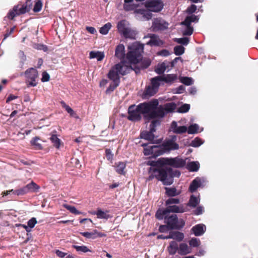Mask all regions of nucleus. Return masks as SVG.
Returning a JSON list of instances; mask_svg holds the SVG:
<instances>
[{
	"label": "nucleus",
	"mask_w": 258,
	"mask_h": 258,
	"mask_svg": "<svg viewBox=\"0 0 258 258\" xmlns=\"http://www.w3.org/2000/svg\"><path fill=\"white\" fill-rule=\"evenodd\" d=\"M157 105L156 101H148L140 103L138 105H131L128 109L127 118L132 121H138L142 118V115L147 120L153 119L152 110Z\"/></svg>",
	"instance_id": "nucleus-1"
},
{
	"label": "nucleus",
	"mask_w": 258,
	"mask_h": 258,
	"mask_svg": "<svg viewBox=\"0 0 258 258\" xmlns=\"http://www.w3.org/2000/svg\"><path fill=\"white\" fill-rule=\"evenodd\" d=\"M176 136H173L170 139L164 142L162 146L143 144L142 146L144 147V154L146 156H158L171 150H177L179 148V146L176 143Z\"/></svg>",
	"instance_id": "nucleus-2"
},
{
	"label": "nucleus",
	"mask_w": 258,
	"mask_h": 258,
	"mask_svg": "<svg viewBox=\"0 0 258 258\" xmlns=\"http://www.w3.org/2000/svg\"><path fill=\"white\" fill-rule=\"evenodd\" d=\"M132 68L126 63L121 61L120 62L114 65L109 71L108 77L113 81L106 89V93H110L116 88L119 84V75L124 76L130 73Z\"/></svg>",
	"instance_id": "nucleus-3"
},
{
	"label": "nucleus",
	"mask_w": 258,
	"mask_h": 258,
	"mask_svg": "<svg viewBox=\"0 0 258 258\" xmlns=\"http://www.w3.org/2000/svg\"><path fill=\"white\" fill-rule=\"evenodd\" d=\"M139 4H137L134 0H124L123 8L126 11L135 10L136 19L139 21H146L151 19L152 13L145 9H137Z\"/></svg>",
	"instance_id": "nucleus-4"
},
{
	"label": "nucleus",
	"mask_w": 258,
	"mask_h": 258,
	"mask_svg": "<svg viewBox=\"0 0 258 258\" xmlns=\"http://www.w3.org/2000/svg\"><path fill=\"white\" fill-rule=\"evenodd\" d=\"M155 101L157 105L152 110L151 116H153V119H159L160 122L166 114L173 112L176 108V104L174 102L167 103L164 105H159V101L157 99L151 100V101Z\"/></svg>",
	"instance_id": "nucleus-5"
},
{
	"label": "nucleus",
	"mask_w": 258,
	"mask_h": 258,
	"mask_svg": "<svg viewBox=\"0 0 258 258\" xmlns=\"http://www.w3.org/2000/svg\"><path fill=\"white\" fill-rule=\"evenodd\" d=\"M155 177L159 180L162 181L164 185H171L173 182V176H179L180 173L175 171L173 173L170 168H162L154 170Z\"/></svg>",
	"instance_id": "nucleus-6"
},
{
	"label": "nucleus",
	"mask_w": 258,
	"mask_h": 258,
	"mask_svg": "<svg viewBox=\"0 0 258 258\" xmlns=\"http://www.w3.org/2000/svg\"><path fill=\"white\" fill-rule=\"evenodd\" d=\"M128 52L126 58L130 64H137L141 59L144 45L139 42H135L128 46Z\"/></svg>",
	"instance_id": "nucleus-7"
},
{
	"label": "nucleus",
	"mask_w": 258,
	"mask_h": 258,
	"mask_svg": "<svg viewBox=\"0 0 258 258\" xmlns=\"http://www.w3.org/2000/svg\"><path fill=\"white\" fill-rule=\"evenodd\" d=\"M168 251L170 254H175L177 252L181 255H185L191 253V248L186 243H181L179 245L175 241H172L170 242L168 247Z\"/></svg>",
	"instance_id": "nucleus-8"
},
{
	"label": "nucleus",
	"mask_w": 258,
	"mask_h": 258,
	"mask_svg": "<svg viewBox=\"0 0 258 258\" xmlns=\"http://www.w3.org/2000/svg\"><path fill=\"white\" fill-rule=\"evenodd\" d=\"M157 164L160 166L169 165L174 168H181L185 164V161L179 157L176 158H161L158 159Z\"/></svg>",
	"instance_id": "nucleus-9"
},
{
	"label": "nucleus",
	"mask_w": 258,
	"mask_h": 258,
	"mask_svg": "<svg viewBox=\"0 0 258 258\" xmlns=\"http://www.w3.org/2000/svg\"><path fill=\"white\" fill-rule=\"evenodd\" d=\"M165 222L167 224L170 229H180L185 225L182 219L178 220L176 215L165 217Z\"/></svg>",
	"instance_id": "nucleus-10"
},
{
	"label": "nucleus",
	"mask_w": 258,
	"mask_h": 258,
	"mask_svg": "<svg viewBox=\"0 0 258 258\" xmlns=\"http://www.w3.org/2000/svg\"><path fill=\"white\" fill-rule=\"evenodd\" d=\"M25 75L28 87H35L37 85L38 74L36 69L32 68L27 70L25 73Z\"/></svg>",
	"instance_id": "nucleus-11"
},
{
	"label": "nucleus",
	"mask_w": 258,
	"mask_h": 258,
	"mask_svg": "<svg viewBox=\"0 0 258 258\" xmlns=\"http://www.w3.org/2000/svg\"><path fill=\"white\" fill-rule=\"evenodd\" d=\"M150 125V131L144 132L141 134V137L149 141H153L154 140L155 136L154 132L156 131V127L160 124V121L159 119H152Z\"/></svg>",
	"instance_id": "nucleus-12"
},
{
	"label": "nucleus",
	"mask_w": 258,
	"mask_h": 258,
	"mask_svg": "<svg viewBox=\"0 0 258 258\" xmlns=\"http://www.w3.org/2000/svg\"><path fill=\"white\" fill-rule=\"evenodd\" d=\"M199 21V18L194 15H192L186 17L184 21L182 22L181 24L185 26V28L183 31L184 35H191L193 33V28L190 26L191 22H197Z\"/></svg>",
	"instance_id": "nucleus-13"
},
{
	"label": "nucleus",
	"mask_w": 258,
	"mask_h": 258,
	"mask_svg": "<svg viewBox=\"0 0 258 258\" xmlns=\"http://www.w3.org/2000/svg\"><path fill=\"white\" fill-rule=\"evenodd\" d=\"M151 81V85L148 86L145 91L146 94L150 96H153L157 92L160 85V82L163 81L160 76L152 78Z\"/></svg>",
	"instance_id": "nucleus-14"
},
{
	"label": "nucleus",
	"mask_w": 258,
	"mask_h": 258,
	"mask_svg": "<svg viewBox=\"0 0 258 258\" xmlns=\"http://www.w3.org/2000/svg\"><path fill=\"white\" fill-rule=\"evenodd\" d=\"M145 7L148 9V12H158L161 11L163 8V4L161 0H149L145 3Z\"/></svg>",
	"instance_id": "nucleus-15"
},
{
	"label": "nucleus",
	"mask_w": 258,
	"mask_h": 258,
	"mask_svg": "<svg viewBox=\"0 0 258 258\" xmlns=\"http://www.w3.org/2000/svg\"><path fill=\"white\" fill-rule=\"evenodd\" d=\"M37 220H36V219L35 218H32L31 219H30L27 222V225H24V224H17V227L18 228V229H20V228H22L23 229H24L27 233V238L25 240L24 242H26L28 241V239H29V237H28V233H29L31 231V229L34 227L35 225H36V224L37 223Z\"/></svg>",
	"instance_id": "nucleus-16"
},
{
	"label": "nucleus",
	"mask_w": 258,
	"mask_h": 258,
	"mask_svg": "<svg viewBox=\"0 0 258 258\" xmlns=\"http://www.w3.org/2000/svg\"><path fill=\"white\" fill-rule=\"evenodd\" d=\"M168 24L161 19H156L153 21L152 28L154 31L164 30L168 28Z\"/></svg>",
	"instance_id": "nucleus-17"
},
{
	"label": "nucleus",
	"mask_w": 258,
	"mask_h": 258,
	"mask_svg": "<svg viewBox=\"0 0 258 258\" xmlns=\"http://www.w3.org/2000/svg\"><path fill=\"white\" fill-rule=\"evenodd\" d=\"M170 129L174 133L178 134H183L187 131V127L186 126H178L177 122L175 121L172 122Z\"/></svg>",
	"instance_id": "nucleus-18"
},
{
	"label": "nucleus",
	"mask_w": 258,
	"mask_h": 258,
	"mask_svg": "<svg viewBox=\"0 0 258 258\" xmlns=\"http://www.w3.org/2000/svg\"><path fill=\"white\" fill-rule=\"evenodd\" d=\"M147 37L150 38V40L147 43V45L151 46H161L163 42L155 34H149Z\"/></svg>",
	"instance_id": "nucleus-19"
},
{
	"label": "nucleus",
	"mask_w": 258,
	"mask_h": 258,
	"mask_svg": "<svg viewBox=\"0 0 258 258\" xmlns=\"http://www.w3.org/2000/svg\"><path fill=\"white\" fill-rule=\"evenodd\" d=\"M92 214L96 215L97 218L101 219L107 220L112 217L108 211H103L101 209H97L96 211L92 212Z\"/></svg>",
	"instance_id": "nucleus-20"
},
{
	"label": "nucleus",
	"mask_w": 258,
	"mask_h": 258,
	"mask_svg": "<svg viewBox=\"0 0 258 258\" xmlns=\"http://www.w3.org/2000/svg\"><path fill=\"white\" fill-rule=\"evenodd\" d=\"M206 230V227L203 224H199L192 227L191 231L195 236H199L202 235Z\"/></svg>",
	"instance_id": "nucleus-21"
},
{
	"label": "nucleus",
	"mask_w": 258,
	"mask_h": 258,
	"mask_svg": "<svg viewBox=\"0 0 258 258\" xmlns=\"http://www.w3.org/2000/svg\"><path fill=\"white\" fill-rule=\"evenodd\" d=\"M203 182V179H202L200 177L196 178L190 183L189 187V191L191 192L195 191L198 187L202 185Z\"/></svg>",
	"instance_id": "nucleus-22"
},
{
	"label": "nucleus",
	"mask_w": 258,
	"mask_h": 258,
	"mask_svg": "<svg viewBox=\"0 0 258 258\" xmlns=\"http://www.w3.org/2000/svg\"><path fill=\"white\" fill-rule=\"evenodd\" d=\"M115 56L120 60L124 58L125 48L123 44H120L116 46L115 51Z\"/></svg>",
	"instance_id": "nucleus-23"
},
{
	"label": "nucleus",
	"mask_w": 258,
	"mask_h": 258,
	"mask_svg": "<svg viewBox=\"0 0 258 258\" xmlns=\"http://www.w3.org/2000/svg\"><path fill=\"white\" fill-rule=\"evenodd\" d=\"M129 27H130L128 23L125 20H122L117 24L118 31L121 35H122L125 31H127Z\"/></svg>",
	"instance_id": "nucleus-24"
},
{
	"label": "nucleus",
	"mask_w": 258,
	"mask_h": 258,
	"mask_svg": "<svg viewBox=\"0 0 258 258\" xmlns=\"http://www.w3.org/2000/svg\"><path fill=\"white\" fill-rule=\"evenodd\" d=\"M166 208L168 213H183L185 210L182 206H178L176 205H167Z\"/></svg>",
	"instance_id": "nucleus-25"
},
{
	"label": "nucleus",
	"mask_w": 258,
	"mask_h": 258,
	"mask_svg": "<svg viewBox=\"0 0 258 258\" xmlns=\"http://www.w3.org/2000/svg\"><path fill=\"white\" fill-rule=\"evenodd\" d=\"M137 34V32L136 30L132 29L131 27H129L127 30L122 34V35L126 38L136 39Z\"/></svg>",
	"instance_id": "nucleus-26"
},
{
	"label": "nucleus",
	"mask_w": 258,
	"mask_h": 258,
	"mask_svg": "<svg viewBox=\"0 0 258 258\" xmlns=\"http://www.w3.org/2000/svg\"><path fill=\"white\" fill-rule=\"evenodd\" d=\"M168 237L170 238V239H173L177 241H181L184 238V234L178 231L171 232L168 235Z\"/></svg>",
	"instance_id": "nucleus-27"
},
{
	"label": "nucleus",
	"mask_w": 258,
	"mask_h": 258,
	"mask_svg": "<svg viewBox=\"0 0 258 258\" xmlns=\"http://www.w3.org/2000/svg\"><path fill=\"white\" fill-rule=\"evenodd\" d=\"M163 81L166 83L171 84L177 79V76L175 74H168L161 76Z\"/></svg>",
	"instance_id": "nucleus-28"
},
{
	"label": "nucleus",
	"mask_w": 258,
	"mask_h": 258,
	"mask_svg": "<svg viewBox=\"0 0 258 258\" xmlns=\"http://www.w3.org/2000/svg\"><path fill=\"white\" fill-rule=\"evenodd\" d=\"M90 58H96L98 61L102 60L104 57V54L103 52L101 51H92L89 53Z\"/></svg>",
	"instance_id": "nucleus-29"
},
{
	"label": "nucleus",
	"mask_w": 258,
	"mask_h": 258,
	"mask_svg": "<svg viewBox=\"0 0 258 258\" xmlns=\"http://www.w3.org/2000/svg\"><path fill=\"white\" fill-rule=\"evenodd\" d=\"M166 194L169 197H175L180 194V191L177 190L175 187H165Z\"/></svg>",
	"instance_id": "nucleus-30"
},
{
	"label": "nucleus",
	"mask_w": 258,
	"mask_h": 258,
	"mask_svg": "<svg viewBox=\"0 0 258 258\" xmlns=\"http://www.w3.org/2000/svg\"><path fill=\"white\" fill-rule=\"evenodd\" d=\"M168 65L165 62L158 64L155 69V72L159 75H161L166 71Z\"/></svg>",
	"instance_id": "nucleus-31"
},
{
	"label": "nucleus",
	"mask_w": 258,
	"mask_h": 258,
	"mask_svg": "<svg viewBox=\"0 0 258 258\" xmlns=\"http://www.w3.org/2000/svg\"><path fill=\"white\" fill-rule=\"evenodd\" d=\"M200 202V199L199 197H197L194 195H191L189 200L188 205L190 207L195 208L199 204Z\"/></svg>",
	"instance_id": "nucleus-32"
},
{
	"label": "nucleus",
	"mask_w": 258,
	"mask_h": 258,
	"mask_svg": "<svg viewBox=\"0 0 258 258\" xmlns=\"http://www.w3.org/2000/svg\"><path fill=\"white\" fill-rule=\"evenodd\" d=\"M200 167V164L198 161H193L188 163L187 169L190 171H197Z\"/></svg>",
	"instance_id": "nucleus-33"
},
{
	"label": "nucleus",
	"mask_w": 258,
	"mask_h": 258,
	"mask_svg": "<svg viewBox=\"0 0 258 258\" xmlns=\"http://www.w3.org/2000/svg\"><path fill=\"white\" fill-rule=\"evenodd\" d=\"M50 140L54 147L57 149H59L60 148L61 141L56 135L52 134L50 138Z\"/></svg>",
	"instance_id": "nucleus-34"
},
{
	"label": "nucleus",
	"mask_w": 258,
	"mask_h": 258,
	"mask_svg": "<svg viewBox=\"0 0 258 258\" xmlns=\"http://www.w3.org/2000/svg\"><path fill=\"white\" fill-rule=\"evenodd\" d=\"M16 16V6L13 7V10L10 11L7 16L4 19V21L7 22L8 21L12 20Z\"/></svg>",
	"instance_id": "nucleus-35"
},
{
	"label": "nucleus",
	"mask_w": 258,
	"mask_h": 258,
	"mask_svg": "<svg viewBox=\"0 0 258 258\" xmlns=\"http://www.w3.org/2000/svg\"><path fill=\"white\" fill-rule=\"evenodd\" d=\"M168 214L166 209H159L156 213V217L159 220H162L163 218L165 220Z\"/></svg>",
	"instance_id": "nucleus-36"
},
{
	"label": "nucleus",
	"mask_w": 258,
	"mask_h": 258,
	"mask_svg": "<svg viewBox=\"0 0 258 258\" xmlns=\"http://www.w3.org/2000/svg\"><path fill=\"white\" fill-rule=\"evenodd\" d=\"M55 253L56 255L60 258H63L65 257L66 258H75V256L73 254H71L69 252L62 251L58 249L56 250Z\"/></svg>",
	"instance_id": "nucleus-37"
},
{
	"label": "nucleus",
	"mask_w": 258,
	"mask_h": 258,
	"mask_svg": "<svg viewBox=\"0 0 258 258\" xmlns=\"http://www.w3.org/2000/svg\"><path fill=\"white\" fill-rule=\"evenodd\" d=\"M200 129L199 125L197 123H194L191 124L187 127V131L188 134H195L198 133V131Z\"/></svg>",
	"instance_id": "nucleus-38"
},
{
	"label": "nucleus",
	"mask_w": 258,
	"mask_h": 258,
	"mask_svg": "<svg viewBox=\"0 0 258 258\" xmlns=\"http://www.w3.org/2000/svg\"><path fill=\"white\" fill-rule=\"evenodd\" d=\"M40 139L39 138L36 137L31 141V143L32 146L36 149H41L42 147L41 144L40 143Z\"/></svg>",
	"instance_id": "nucleus-39"
},
{
	"label": "nucleus",
	"mask_w": 258,
	"mask_h": 258,
	"mask_svg": "<svg viewBox=\"0 0 258 258\" xmlns=\"http://www.w3.org/2000/svg\"><path fill=\"white\" fill-rule=\"evenodd\" d=\"M28 192H36L40 188V187L34 182L26 185Z\"/></svg>",
	"instance_id": "nucleus-40"
},
{
	"label": "nucleus",
	"mask_w": 258,
	"mask_h": 258,
	"mask_svg": "<svg viewBox=\"0 0 258 258\" xmlns=\"http://www.w3.org/2000/svg\"><path fill=\"white\" fill-rule=\"evenodd\" d=\"M125 167V164L123 162H118L116 164L115 170L118 174H123Z\"/></svg>",
	"instance_id": "nucleus-41"
},
{
	"label": "nucleus",
	"mask_w": 258,
	"mask_h": 258,
	"mask_svg": "<svg viewBox=\"0 0 258 258\" xmlns=\"http://www.w3.org/2000/svg\"><path fill=\"white\" fill-rule=\"evenodd\" d=\"M15 195V191L13 189L7 190L6 191H4L2 193L1 195H2V197H7L4 200H10L12 198V196Z\"/></svg>",
	"instance_id": "nucleus-42"
},
{
	"label": "nucleus",
	"mask_w": 258,
	"mask_h": 258,
	"mask_svg": "<svg viewBox=\"0 0 258 258\" xmlns=\"http://www.w3.org/2000/svg\"><path fill=\"white\" fill-rule=\"evenodd\" d=\"M30 10V6H28L27 4H23L20 8L19 9H17V15L25 14L28 12Z\"/></svg>",
	"instance_id": "nucleus-43"
},
{
	"label": "nucleus",
	"mask_w": 258,
	"mask_h": 258,
	"mask_svg": "<svg viewBox=\"0 0 258 258\" xmlns=\"http://www.w3.org/2000/svg\"><path fill=\"white\" fill-rule=\"evenodd\" d=\"M180 81L183 84L189 86L194 84V81L190 77H182L180 78Z\"/></svg>",
	"instance_id": "nucleus-44"
},
{
	"label": "nucleus",
	"mask_w": 258,
	"mask_h": 258,
	"mask_svg": "<svg viewBox=\"0 0 258 258\" xmlns=\"http://www.w3.org/2000/svg\"><path fill=\"white\" fill-rule=\"evenodd\" d=\"M97 233V231L96 230H94L93 231V232H84L81 233V234L87 238L95 239V238H97V236H96Z\"/></svg>",
	"instance_id": "nucleus-45"
},
{
	"label": "nucleus",
	"mask_w": 258,
	"mask_h": 258,
	"mask_svg": "<svg viewBox=\"0 0 258 258\" xmlns=\"http://www.w3.org/2000/svg\"><path fill=\"white\" fill-rule=\"evenodd\" d=\"M111 27V24L110 23L105 24L103 26L100 28L99 32L101 34L106 35L108 33L109 30Z\"/></svg>",
	"instance_id": "nucleus-46"
},
{
	"label": "nucleus",
	"mask_w": 258,
	"mask_h": 258,
	"mask_svg": "<svg viewBox=\"0 0 258 258\" xmlns=\"http://www.w3.org/2000/svg\"><path fill=\"white\" fill-rule=\"evenodd\" d=\"M63 207L67 209L68 210L70 211V212L73 214L76 215H79L81 214V212L77 210L74 206H72L67 204H63Z\"/></svg>",
	"instance_id": "nucleus-47"
},
{
	"label": "nucleus",
	"mask_w": 258,
	"mask_h": 258,
	"mask_svg": "<svg viewBox=\"0 0 258 258\" xmlns=\"http://www.w3.org/2000/svg\"><path fill=\"white\" fill-rule=\"evenodd\" d=\"M73 247L76 249V250L78 252H87L89 251H91V250L85 245H81L78 246L76 245H73Z\"/></svg>",
	"instance_id": "nucleus-48"
},
{
	"label": "nucleus",
	"mask_w": 258,
	"mask_h": 258,
	"mask_svg": "<svg viewBox=\"0 0 258 258\" xmlns=\"http://www.w3.org/2000/svg\"><path fill=\"white\" fill-rule=\"evenodd\" d=\"M185 48L181 45H177L174 48V52L176 55H181L184 53Z\"/></svg>",
	"instance_id": "nucleus-49"
},
{
	"label": "nucleus",
	"mask_w": 258,
	"mask_h": 258,
	"mask_svg": "<svg viewBox=\"0 0 258 258\" xmlns=\"http://www.w3.org/2000/svg\"><path fill=\"white\" fill-rule=\"evenodd\" d=\"M201 243V241L199 239L197 238H192L189 241V246L191 248L198 247Z\"/></svg>",
	"instance_id": "nucleus-50"
},
{
	"label": "nucleus",
	"mask_w": 258,
	"mask_h": 258,
	"mask_svg": "<svg viewBox=\"0 0 258 258\" xmlns=\"http://www.w3.org/2000/svg\"><path fill=\"white\" fill-rule=\"evenodd\" d=\"M204 142L199 138H196L193 140L191 143L190 146L194 147H199L203 144Z\"/></svg>",
	"instance_id": "nucleus-51"
},
{
	"label": "nucleus",
	"mask_w": 258,
	"mask_h": 258,
	"mask_svg": "<svg viewBox=\"0 0 258 258\" xmlns=\"http://www.w3.org/2000/svg\"><path fill=\"white\" fill-rule=\"evenodd\" d=\"M174 41L184 45H186L188 44L189 40V38L187 37H183L180 38H175Z\"/></svg>",
	"instance_id": "nucleus-52"
},
{
	"label": "nucleus",
	"mask_w": 258,
	"mask_h": 258,
	"mask_svg": "<svg viewBox=\"0 0 258 258\" xmlns=\"http://www.w3.org/2000/svg\"><path fill=\"white\" fill-rule=\"evenodd\" d=\"M42 7V3L41 0H36L34 7L33 8V11L34 12H39L41 11Z\"/></svg>",
	"instance_id": "nucleus-53"
},
{
	"label": "nucleus",
	"mask_w": 258,
	"mask_h": 258,
	"mask_svg": "<svg viewBox=\"0 0 258 258\" xmlns=\"http://www.w3.org/2000/svg\"><path fill=\"white\" fill-rule=\"evenodd\" d=\"M61 104L62 107L65 108L68 113H69L71 116H74V114H75L74 110L69 105L66 104L64 102L61 101Z\"/></svg>",
	"instance_id": "nucleus-54"
},
{
	"label": "nucleus",
	"mask_w": 258,
	"mask_h": 258,
	"mask_svg": "<svg viewBox=\"0 0 258 258\" xmlns=\"http://www.w3.org/2000/svg\"><path fill=\"white\" fill-rule=\"evenodd\" d=\"M190 108V105L187 104H184L181 105L178 109V112L180 113H185L187 112Z\"/></svg>",
	"instance_id": "nucleus-55"
},
{
	"label": "nucleus",
	"mask_w": 258,
	"mask_h": 258,
	"mask_svg": "<svg viewBox=\"0 0 258 258\" xmlns=\"http://www.w3.org/2000/svg\"><path fill=\"white\" fill-rule=\"evenodd\" d=\"M179 203V200L177 198H170L168 199L166 202V205H170L171 204H177Z\"/></svg>",
	"instance_id": "nucleus-56"
},
{
	"label": "nucleus",
	"mask_w": 258,
	"mask_h": 258,
	"mask_svg": "<svg viewBox=\"0 0 258 258\" xmlns=\"http://www.w3.org/2000/svg\"><path fill=\"white\" fill-rule=\"evenodd\" d=\"M34 48L38 50H43L45 52L48 50L47 47L46 45L41 44H35Z\"/></svg>",
	"instance_id": "nucleus-57"
},
{
	"label": "nucleus",
	"mask_w": 258,
	"mask_h": 258,
	"mask_svg": "<svg viewBox=\"0 0 258 258\" xmlns=\"http://www.w3.org/2000/svg\"><path fill=\"white\" fill-rule=\"evenodd\" d=\"M29 192L27 187L26 186L20 188V189H17V196L18 195H23Z\"/></svg>",
	"instance_id": "nucleus-58"
},
{
	"label": "nucleus",
	"mask_w": 258,
	"mask_h": 258,
	"mask_svg": "<svg viewBox=\"0 0 258 258\" xmlns=\"http://www.w3.org/2000/svg\"><path fill=\"white\" fill-rule=\"evenodd\" d=\"M197 10V6L195 5H192L186 10V12L188 14H191L194 13Z\"/></svg>",
	"instance_id": "nucleus-59"
},
{
	"label": "nucleus",
	"mask_w": 258,
	"mask_h": 258,
	"mask_svg": "<svg viewBox=\"0 0 258 258\" xmlns=\"http://www.w3.org/2000/svg\"><path fill=\"white\" fill-rule=\"evenodd\" d=\"M157 54L162 56H168L170 54V52L167 49H163L158 51Z\"/></svg>",
	"instance_id": "nucleus-60"
},
{
	"label": "nucleus",
	"mask_w": 258,
	"mask_h": 258,
	"mask_svg": "<svg viewBox=\"0 0 258 258\" xmlns=\"http://www.w3.org/2000/svg\"><path fill=\"white\" fill-rule=\"evenodd\" d=\"M49 78H50L49 75L47 73L44 72L42 73V77L41 79L42 82H47L49 80Z\"/></svg>",
	"instance_id": "nucleus-61"
},
{
	"label": "nucleus",
	"mask_w": 258,
	"mask_h": 258,
	"mask_svg": "<svg viewBox=\"0 0 258 258\" xmlns=\"http://www.w3.org/2000/svg\"><path fill=\"white\" fill-rule=\"evenodd\" d=\"M204 211V208L202 206L198 207L194 211V214L196 215L202 214Z\"/></svg>",
	"instance_id": "nucleus-62"
},
{
	"label": "nucleus",
	"mask_w": 258,
	"mask_h": 258,
	"mask_svg": "<svg viewBox=\"0 0 258 258\" xmlns=\"http://www.w3.org/2000/svg\"><path fill=\"white\" fill-rule=\"evenodd\" d=\"M17 163L20 165L21 164L24 165H30V161L25 160V159H19L18 161L17 160Z\"/></svg>",
	"instance_id": "nucleus-63"
},
{
	"label": "nucleus",
	"mask_w": 258,
	"mask_h": 258,
	"mask_svg": "<svg viewBox=\"0 0 258 258\" xmlns=\"http://www.w3.org/2000/svg\"><path fill=\"white\" fill-rule=\"evenodd\" d=\"M16 26H14L13 27L11 28L10 30H8L7 32L4 35V39H6L8 37H9L14 31V29L15 28Z\"/></svg>",
	"instance_id": "nucleus-64"
}]
</instances>
